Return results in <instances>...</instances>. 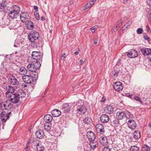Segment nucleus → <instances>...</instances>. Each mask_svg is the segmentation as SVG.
<instances>
[{
    "label": "nucleus",
    "mask_w": 151,
    "mask_h": 151,
    "mask_svg": "<svg viewBox=\"0 0 151 151\" xmlns=\"http://www.w3.org/2000/svg\"><path fill=\"white\" fill-rule=\"evenodd\" d=\"M28 39L30 41L34 42L39 37L38 32L35 31H32L28 36Z\"/></svg>",
    "instance_id": "obj_1"
},
{
    "label": "nucleus",
    "mask_w": 151,
    "mask_h": 151,
    "mask_svg": "<svg viewBox=\"0 0 151 151\" xmlns=\"http://www.w3.org/2000/svg\"><path fill=\"white\" fill-rule=\"evenodd\" d=\"M7 97L10 102L14 104L17 103L19 101V96L17 93H10Z\"/></svg>",
    "instance_id": "obj_2"
},
{
    "label": "nucleus",
    "mask_w": 151,
    "mask_h": 151,
    "mask_svg": "<svg viewBox=\"0 0 151 151\" xmlns=\"http://www.w3.org/2000/svg\"><path fill=\"white\" fill-rule=\"evenodd\" d=\"M9 81L10 84L12 85H15L16 87L19 85L18 81L15 77L12 75H10L9 76Z\"/></svg>",
    "instance_id": "obj_3"
},
{
    "label": "nucleus",
    "mask_w": 151,
    "mask_h": 151,
    "mask_svg": "<svg viewBox=\"0 0 151 151\" xmlns=\"http://www.w3.org/2000/svg\"><path fill=\"white\" fill-rule=\"evenodd\" d=\"M12 111L8 112L7 113L5 111L2 112L0 114L1 119L2 121L5 122L9 118V115L11 114Z\"/></svg>",
    "instance_id": "obj_4"
},
{
    "label": "nucleus",
    "mask_w": 151,
    "mask_h": 151,
    "mask_svg": "<svg viewBox=\"0 0 151 151\" xmlns=\"http://www.w3.org/2000/svg\"><path fill=\"white\" fill-rule=\"evenodd\" d=\"M22 78L23 81L27 83L30 84L34 81L33 78L31 75H24Z\"/></svg>",
    "instance_id": "obj_5"
},
{
    "label": "nucleus",
    "mask_w": 151,
    "mask_h": 151,
    "mask_svg": "<svg viewBox=\"0 0 151 151\" xmlns=\"http://www.w3.org/2000/svg\"><path fill=\"white\" fill-rule=\"evenodd\" d=\"M113 86L114 89L118 91H122L123 88L122 83L120 82H115Z\"/></svg>",
    "instance_id": "obj_6"
},
{
    "label": "nucleus",
    "mask_w": 151,
    "mask_h": 151,
    "mask_svg": "<svg viewBox=\"0 0 151 151\" xmlns=\"http://www.w3.org/2000/svg\"><path fill=\"white\" fill-rule=\"evenodd\" d=\"M20 18L22 22H25L28 21L29 19V14L27 12H22L21 14Z\"/></svg>",
    "instance_id": "obj_7"
},
{
    "label": "nucleus",
    "mask_w": 151,
    "mask_h": 151,
    "mask_svg": "<svg viewBox=\"0 0 151 151\" xmlns=\"http://www.w3.org/2000/svg\"><path fill=\"white\" fill-rule=\"evenodd\" d=\"M127 55L130 58H133L137 57L138 55V54L137 51L136 50L132 49L127 52Z\"/></svg>",
    "instance_id": "obj_8"
},
{
    "label": "nucleus",
    "mask_w": 151,
    "mask_h": 151,
    "mask_svg": "<svg viewBox=\"0 0 151 151\" xmlns=\"http://www.w3.org/2000/svg\"><path fill=\"white\" fill-rule=\"evenodd\" d=\"M95 129L96 132L101 134H103L105 132L104 126L101 124H98L95 126Z\"/></svg>",
    "instance_id": "obj_9"
},
{
    "label": "nucleus",
    "mask_w": 151,
    "mask_h": 151,
    "mask_svg": "<svg viewBox=\"0 0 151 151\" xmlns=\"http://www.w3.org/2000/svg\"><path fill=\"white\" fill-rule=\"evenodd\" d=\"M127 124L129 128L132 130L135 129L137 127L136 124L133 119H129L127 122Z\"/></svg>",
    "instance_id": "obj_10"
},
{
    "label": "nucleus",
    "mask_w": 151,
    "mask_h": 151,
    "mask_svg": "<svg viewBox=\"0 0 151 151\" xmlns=\"http://www.w3.org/2000/svg\"><path fill=\"white\" fill-rule=\"evenodd\" d=\"M32 56L34 59L38 60L41 58L42 55L41 53L39 52L33 51L32 52Z\"/></svg>",
    "instance_id": "obj_11"
},
{
    "label": "nucleus",
    "mask_w": 151,
    "mask_h": 151,
    "mask_svg": "<svg viewBox=\"0 0 151 151\" xmlns=\"http://www.w3.org/2000/svg\"><path fill=\"white\" fill-rule=\"evenodd\" d=\"M6 92L5 94L6 97L8 96L9 95H10L9 93H14L15 90L14 88L10 86H6Z\"/></svg>",
    "instance_id": "obj_12"
},
{
    "label": "nucleus",
    "mask_w": 151,
    "mask_h": 151,
    "mask_svg": "<svg viewBox=\"0 0 151 151\" xmlns=\"http://www.w3.org/2000/svg\"><path fill=\"white\" fill-rule=\"evenodd\" d=\"M71 107L70 104L65 103L62 105V109L65 113H66L70 111Z\"/></svg>",
    "instance_id": "obj_13"
},
{
    "label": "nucleus",
    "mask_w": 151,
    "mask_h": 151,
    "mask_svg": "<svg viewBox=\"0 0 151 151\" xmlns=\"http://www.w3.org/2000/svg\"><path fill=\"white\" fill-rule=\"evenodd\" d=\"M77 109L78 112L80 114H84L86 111V107L82 105L78 106L77 107Z\"/></svg>",
    "instance_id": "obj_14"
},
{
    "label": "nucleus",
    "mask_w": 151,
    "mask_h": 151,
    "mask_svg": "<svg viewBox=\"0 0 151 151\" xmlns=\"http://www.w3.org/2000/svg\"><path fill=\"white\" fill-rule=\"evenodd\" d=\"M100 119L101 122L103 123H106L109 122V118L108 115L103 114L101 116Z\"/></svg>",
    "instance_id": "obj_15"
},
{
    "label": "nucleus",
    "mask_w": 151,
    "mask_h": 151,
    "mask_svg": "<svg viewBox=\"0 0 151 151\" xmlns=\"http://www.w3.org/2000/svg\"><path fill=\"white\" fill-rule=\"evenodd\" d=\"M87 136L90 142L94 140L95 139L94 133L91 131L88 132Z\"/></svg>",
    "instance_id": "obj_16"
},
{
    "label": "nucleus",
    "mask_w": 151,
    "mask_h": 151,
    "mask_svg": "<svg viewBox=\"0 0 151 151\" xmlns=\"http://www.w3.org/2000/svg\"><path fill=\"white\" fill-rule=\"evenodd\" d=\"M141 52L144 55H149L151 53V49L147 48H143L141 49Z\"/></svg>",
    "instance_id": "obj_17"
},
{
    "label": "nucleus",
    "mask_w": 151,
    "mask_h": 151,
    "mask_svg": "<svg viewBox=\"0 0 151 151\" xmlns=\"http://www.w3.org/2000/svg\"><path fill=\"white\" fill-rule=\"evenodd\" d=\"M116 118L119 120H121L125 117L124 111H119L116 114Z\"/></svg>",
    "instance_id": "obj_18"
},
{
    "label": "nucleus",
    "mask_w": 151,
    "mask_h": 151,
    "mask_svg": "<svg viewBox=\"0 0 151 151\" xmlns=\"http://www.w3.org/2000/svg\"><path fill=\"white\" fill-rule=\"evenodd\" d=\"M35 135L36 137L40 139L42 138L44 136L43 131L41 130L37 131L35 133Z\"/></svg>",
    "instance_id": "obj_19"
},
{
    "label": "nucleus",
    "mask_w": 151,
    "mask_h": 151,
    "mask_svg": "<svg viewBox=\"0 0 151 151\" xmlns=\"http://www.w3.org/2000/svg\"><path fill=\"white\" fill-rule=\"evenodd\" d=\"M100 143L104 145H106L108 143L107 139L106 137H101L99 138Z\"/></svg>",
    "instance_id": "obj_20"
},
{
    "label": "nucleus",
    "mask_w": 151,
    "mask_h": 151,
    "mask_svg": "<svg viewBox=\"0 0 151 151\" xmlns=\"http://www.w3.org/2000/svg\"><path fill=\"white\" fill-rule=\"evenodd\" d=\"M51 114L54 117H58L61 114V112L58 109H55L52 111Z\"/></svg>",
    "instance_id": "obj_21"
},
{
    "label": "nucleus",
    "mask_w": 151,
    "mask_h": 151,
    "mask_svg": "<svg viewBox=\"0 0 151 151\" xmlns=\"http://www.w3.org/2000/svg\"><path fill=\"white\" fill-rule=\"evenodd\" d=\"M4 106L5 109L8 111L13 110L14 109L12 104L10 103L8 104L6 103V104H4Z\"/></svg>",
    "instance_id": "obj_22"
},
{
    "label": "nucleus",
    "mask_w": 151,
    "mask_h": 151,
    "mask_svg": "<svg viewBox=\"0 0 151 151\" xmlns=\"http://www.w3.org/2000/svg\"><path fill=\"white\" fill-rule=\"evenodd\" d=\"M104 111L106 113L111 114L113 112V108L111 106H107L105 107Z\"/></svg>",
    "instance_id": "obj_23"
},
{
    "label": "nucleus",
    "mask_w": 151,
    "mask_h": 151,
    "mask_svg": "<svg viewBox=\"0 0 151 151\" xmlns=\"http://www.w3.org/2000/svg\"><path fill=\"white\" fill-rule=\"evenodd\" d=\"M44 119L45 122H50L52 119V117L50 114H47L44 116Z\"/></svg>",
    "instance_id": "obj_24"
},
{
    "label": "nucleus",
    "mask_w": 151,
    "mask_h": 151,
    "mask_svg": "<svg viewBox=\"0 0 151 151\" xmlns=\"http://www.w3.org/2000/svg\"><path fill=\"white\" fill-rule=\"evenodd\" d=\"M50 122H45L44 124V128L47 131H49L51 129V124L50 123Z\"/></svg>",
    "instance_id": "obj_25"
},
{
    "label": "nucleus",
    "mask_w": 151,
    "mask_h": 151,
    "mask_svg": "<svg viewBox=\"0 0 151 151\" xmlns=\"http://www.w3.org/2000/svg\"><path fill=\"white\" fill-rule=\"evenodd\" d=\"M35 68L32 63L29 64L27 66V68L28 70L32 72L36 71L37 70Z\"/></svg>",
    "instance_id": "obj_26"
},
{
    "label": "nucleus",
    "mask_w": 151,
    "mask_h": 151,
    "mask_svg": "<svg viewBox=\"0 0 151 151\" xmlns=\"http://www.w3.org/2000/svg\"><path fill=\"white\" fill-rule=\"evenodd\" d=\"M133 134L134 138L135 139H138L141 137L140 132L138 130H135Z\"/></svg>",
    "instance_id": "obj_27"
},
{
    "label": "nucleus",
    "mask_w": 151,
    "mask_h": 151,
    "mask_svg": "<svg viewBox=\"0 0 151 151\" xmlns=\"http://www.w3.org/2000/svg\"><path fill=\"white\" fill-rule=\"evenodd\" d=\"M17 95H18V96H19V97H21V98L25 97L26 96V94L24 91L22 90H19L18 92Z\"/></svg>",
    "instance_id": "obj_28"
},
{
    "label": "nucleus",
    "mask_w": 151,
    "mask_h": 151,
    "mask_svg": "<svg viewBox=\"0 0 151 151\" xmlns=\"http://www.w3.org/2000/svg\"><path fill=\"white\" fill-rule=\"evenodd\" d=\"M19 73L22 75H25L27 73V70L24 67H21L19 68Z\"/></svg>",
    "instance_id": "obj_29"
},
{
    "label": "nucleus",
    "mask_w": 151,
    "mask_h": 151,
    "mask_svg": "<svg viewBox=\"0 0 151 151\" xmlns=\"http://www.w3.org/2000/svg\"><path fill=\"white\" fill-rule=\"evenodd\" d=\"M32 63L36 70L39 69L41 66V64L38 60H35V61H33Z\"/></svg>",
    "instance_id": "obj_30"
},
{
    "label": "nucleus",
    "mask_w": 151,
    "mask_h": 151,
    "mask_svg": "<svg viewBox=\"0 0 151 151\" xmlns=\"http://www.w3.org/2000/svg\"><path fill=\"white\" fill-rule=\"evenodd\" d=\"M124 114L125 117L128 119H131L133 118V115L127 111H124Z\"/></svg>",
    "instance_id": "obj_31"
},
{
    "label": "nucleus",
    "mask_w": 151,
    "mask_h": 151,
    "mask_svg": "<svg viewBox=\"0 0 151 151\" xmlns=\"http://www.w3.org/2000/svg\"><path fill=\"white\" fill-rule=\"evenodd\" d=\"M122 23L121 20H120L117 22V24H116L114 25V27L113 29V30L114 32H116L117 30L119 27L122 25Z\"/></svg>",
    "instance_id": "obj_32"
},
{
    "label": "nucleus",
    "mask_w": 151,
    "mask_h": 151,
    "mask_svg": "<svg viewBox=\"0 0 151 151\" xmlns=\"http://www.w3.org/2000/svg\"><path fill=\"white\" fill-rule=\"evenodd\" d=\"M27 28L30 30H32L34 28V24L33 23L29 21H27Z\"/></svg>",
    "instance_id": "obj_33"
},
{
    "label": "nucleus",
    "mask_w": 151,
    "mask_h": 151,
    "mask_svg": "<svg viewBox=\"0 0 151 151\" xmlns=\"http://www.w3.org/2000/svg\"><path fill=\"white\" fill-rule=\"evenodd\" d=\"M90 145L93 149H95L98 146V143L95 140L90 142Z\"/></svg>",
    "instance_id": "obj_34"
},
{
    "label": "nucleus",
    "mask_w": 151,
    "mask_h": 151,
    "mask_svg": "<svg viewBox=\"0 0 151 151\" xmlns=\"http://www.w3.org/2000/svg\"><path fill=\"white\" fill-rule=\"evenodd\" d=\"M37 151H44L45 148L41 144H37Z\"/></svg>",
    "instance_id": "obj_35"
},
{
    "label": "nucleus",
    "mask_w": 151,
    "mask_h": 151,
    "mask_svg": "<svg viewBox=\"0 0 151 151\" xmlns=\"http://www.w3.org/2000/svg\"><path fill=\"white\" fill-rule=\"evenodd\" d=\"M150 150L149 146L147 145H144L142 147L141 151H150Z\"/></svg>",
    "instance_id": "obj_36"
},
{
    "label": "nucleus",
    "mask_w": 151,
    "mask_h": 151,
    "mask_svg": "<svg viewBox=\"0 0 151 151\" xmlns=\"http://www.w3.org/2000/svg\"><path fill=\"white\" fill-rule=\"evenodd\" d=\"M9 16L12 19H15L17 18V16L15 14L14 12H13L12 11H11L10 12L9 14Z\"/></svg>",
    "instance_id": "obj_37"
},
{
    "label": "nucleus",
    "mask_w": 151,
    "mask_h": 151,
    "mask_svg": "<svg viewBox=\"0 0 151 151\" xmlns=\"http://www.w3.org/2000/svg\"><path fill=\"white\" fill-rule=\"evenodd\" d=\"M139 148L135 146H132L130 148V151H139Z\"/></svg>",
    "instance_id": "obj_38"
},
{
    "label": "nucleus",
    "mask_w": 151,
    "mask_h": 151,
    "mask_svg": "<svg viewBox=\"0 0 151 151\" xmlns=\"http://www.w3.org/2000/svg\"><path fill=\"white\" fill-rule=\"evenodd\" d=\"M91 119L88 117H86L83 119V122L86 124H90Z\"/></svg>",
    "instance_id": "obj_39"
},
{
    "label": "nucleus",
    "mask_w": 151,
    "mask_h": 151,
    "mask_svg": "<svg viewBox=\"0 0 151 151\" xmlns=\"http://www.w3.org/2000/svg\"><path fill=\"white\" fill-rule=\"evenodd\" d=\"M133 99L139 102L141 104H142V101L140 99V98L139 96H135L133 97Z\"/></svg>",
    "instance_id": "obj_40"
},
{
    "label": "nucleus",
    "mask_w": 151,
    "mask_h": 151,
    "mask_svg": "<svg viewBox=\"0 0 151 151\" xmlns=\"http://www.w3.org/2000/svg\"><path fill=\"white\" fill-rule=\"evenodd\" d=\"M92 5L90 4V3H87L83 8V10H85L92 6Z\"/></svg>",
    "instance_id": "obj_41"
},
{
    "label": "nucleus",
    "mask_w": 151,
    "mask_h": 151,
    "mask_svg": "<svg viewBox=\"0 0 151 151\" xmlns=\"http://www.w3.org/2000/svg\"><path fill=\"white\" fill-rule=\"evenodd\" d=\"M132 23V20L130 19L124 25L126 28H127Z\"/></svg>",
    "instance_id": "obj_42"
},
{
    "label": "nucleus",
    "mask_w": 151,
    "mask_h": 151,
    "mask_svg": "<svg viewBox=\"0 0 151 151\" xmlns=\"http://www.w3.org/2000/svg\"><path fill=\"white\" fill-rule=\"evenodd\" d=\"M34 72V74L33 75H32V77H33L34 81H36L37 78L38 74L36 72V71Z\"/></svg>",
    "instance_id": "obj_43"
},
{
    "label": "nucleus",
    "mask_w": 151,
    "mask_h": 151,
    "mask_svg": "<svg viewBox=\"0 0 151 151\" xmlns=\"http://www.w3.org/2000/svg\"><path fill=\"white\" fill-rule=\"evenodd\" d=\"M119 71L118 70H115L112 72V74H113L114 77H116L119 73Z\"/></svg>",
    "instance_id": "obj_44"
},
{
    "label": "nucleus",
    "mask_w": 151,
    "mask_h": 151,
    "mask_svg": "<svg viewBox=\"0 0 151 151\" xmlns=\"http://www.w3.org/2000/svg\"><path fill=\"white\" fill-rule=\"evenodd\" d=\"M143 31V30L142 29L140 28H138L137 30V32L138 34H141Z\"/></svg>",
    "instance_id": "obj_45"
},
{
    "label": "nucleus",
    "mask_w": 151,
    "mask_h": 151,
    "mask_svg": "<svg viewBox=\"0 0 151 151\" xmlns=\"http://www.w3.org/2000/svg\"><path fill=\"white\" fill-rule=\"evenodd\" d=\"M148 21L150 24H151V12H150L147 15Z\"/></svg>",
    "instance_id": "obj_46"
},
{
    "label": "nucleus",
    "mask_w": 151,
    "mask_h": 151,
    "mask_svg": "<svg viewBox=\"0 0 151 151\" xmlns=\"http://www.w3.org/2000/svg\"><path fill=\"white\" fill-rule=\"evenodd\" d=\"M143 37L145 40H147L148 41H150V38L147 35H144Z\"/></svg>",
    "instance_id": "obj_47"
},
{
    "label": "nucleus",
    "mask_w": 151,
    "mask_h": 151,
    "mask_svg": "<svg viewBox=\"0 0 151 151\" xmlns=\"http://www.w3.org/2000/svg\"><path fill=\"white\" fill-rule=\"evenodd\" d=\"M35 15L36 19L38 20L40 19V15L38 13H36V14L35 13Z\"/></svg>",
    "instance_id": "obj_48"
},
{
    "label": "nucleus",
    "mask_w": 151,
    "mask_h": 151,
    "mask_svg": "<svg viewBox=\"0 0 151 151\" xmlns=\"http://www.w3.org/2000/svg\"><path fill=\"white\" fill-rule=\"evenodd\" d=\"M14 9H15V10H16L17 11L18 10V11L19 12H20V8L18 6H16V5L14 7Z\"/></svg>",
    "instance_id": "obj_49"
},
{
    "label": "nucleus",
    "mask_w": 151,
    "mask_h": 151,
    "mask_svg": "<svg viewBox=\"0 0 151 151\" xmlns=\"http://www.w3.org/2000/svg\"><path fill=\"white\" fill-rule=\"evenodd\" d=\"M103 151H111V150L108 147H106L103 149Z\"/></svg>",
    "instance_id": "obj_50"
},
{
    "label": "nucleus",
    "mask_w": 151,
    "mask_h": 151,
    "mask_svg": "<svg viewBox=\"0 0 151 151\" xmlns=\"http://www.w3.org/2000/svg\"><path fill=\"white\" fill-rule=\"evenodd\" d=\"M12 12H14V13L17 16L19 12L18 11V10L17 11L15 9H14Z\"/></svg>",
    "instance_id": "obj_51"
},
{
    "label": "nucleus",
    "mask_w": 151,
    "mask_h": 151,
    "mask_svg": "<svg viewBox=\"0 0 151 151\" xmlns=\"http://www.w3.org/2000/svg\"><path fill=\"white\" fill-rule=\"evenodd\" d=\"M96 0H91L90 1L89 3H90V4L91 5H93Z\"/></svg>",
    "instance_id": "obj_52"
},
{
    "label": "nucleus",
    "mask_w": 151,
    "mask_h": 151,
    "mask_svg": "<svg viewBox=\"0 0 151 151\" xmlns=\"http://www.w3.org/2000/svg\"><path fill=\"white\" fill-rule=\"evenodd\" d=\"M147 4L151 8V0H147Z\"/></svg>",
    "instance_id": "obj_53"
},
{
    "label": "nucleus",
    "mask_w": 151,
    "mask_h": 151,
    "mask_svg": "<svg viewBox=\"0 0 151 151\" xmlns=\"http://www.w3.org/2000/svg\"><path fill=\"white\" fill-rule=\"evenodd\" d=\"M84 62V61H83L82 60H81L79 61V62L78 63L79 64V65H82V64H83V63Z\"/></svg>",
    "instance_id": "obj_54"
},
{
    "label": "nucleus",
    "mask_w": 151,
    "mask_h": 151,
    "mask_svg": "<svg viewBox=\"0 0 151 151\" xmlns=\"http://www.w3.org/2000/svg\"><path fill=\"white\" fill-rule=\"evenodd\" d=\"M146 28L147 29V32H149V31L150 30V27L148 26H147L146 27Z\"/></svg>",
    "instance_id": "obj_55"
},
{
    "label": "nucleus",
    "mask_w": 151,
    "mask_h": 151,
    "mask_svg": "<svg viewBox=\"0 0 151 151\" xmlns=\"http://www.w3.org/2000/svg\"><path fill=\"white\" fill-rule=\"evenodd\" d=\"M36 47H40L41 46H42V45L40 44H40L39 43L38 44H37V42L36 43Z\"/></svg>",
    "instance_id": "obj_56"
},
{
    "label": "nucleus",
    "mask_w": 151,
    "mask_h": 151,
    "mask_svg": "<svg viewBox=\"0 0 151 151\" xmlns=\"http://www.w3.org/2000/svg\"><path fill=\"white\" fill-rule=\"evenodd\" d=\"M34 8L35 10L37 11L38 10V8L37 6H34Z\"/></svg>",
    "instance_id": "obj_57"
},
{
    "label": "nucleus",
    "mask_w": 151,
    "mask_h": 151,
    "mask_svg": "<svg viewBox=\"0 0 151 151\" xmlns=\"http://www.w3.org/2000/svg\"><path fill=\"white\" fill-rule=\"evenodd\" d=\"M148 59L151 62V53L148 56Z\"/></svg>",
    "instance_id": "obj_58"
},
{
    "label": "nucleus",
    "mask_w": 151,
    "mask_h": 151,
    "mask_svg": "<svg viewBox=\"0 0 151 151\" xmlns=\"http://www.w3.org/2000/svg\"><path fill=\"white\" fill-rule=\"evenodd\" d=\"M91 31L93 33L95 32V28H94L93 27H91Z\"/></svg>",
    "instance_id": "obj_59"
},
{
    "label": "nucleus",
    "mask_w": 151,
    "mask_h": 151,
    "mask_svg": "<svg viewBox=\"0 0 151 151\" xmlns=\"http://www.w3.org/2000/svg\"><path fill=\"white\" fill-rule=\"evenodd\" d=\"M105 100V99L104 98V97H103L102 98V99L101 100V102H104V101Z\"/></svg>",
    "instance_id": "obj_60"
},
{
    "label": "nucleus",
    "mask_w": 151,
    "mask_h": 151,
    "mask_svg": "<svg viewBox=\"0 0 151 151\" xmlns=\"http://www.w3.org/2000/svg\"><path fill=\"white\" fill-rule=\"evenodd\" d=\"M41 20L42 21H44L45 20V18L44 17L42 16L41 17Z\"/></svg>",
    "instance_id": "obj_61"
},
{
    "label": "nucleus",
    "mask_w": 151,
    "mask_h": 151,
    "mask_svg": "<svg viewBox=\"0 0 151 151\" xmlns=\"http://www.w3.org/2000/svg\"><path fill=\"white\" fill-rule=\"evenodd\" d=\"M97 39H95V40H94V41H93V43L94 44H96L97 43Z\"/></svg>",
    "instance_id": "obj_62"
},
{
    "label": "nucleus",
    "mask_w": 151,
    "mask_h": 151,
    "mask_svg": "<svg viewBox=\"0 0 151 151\" xmlns=\"http://www.w3.org/2000/svg\"><path fill=\"white\" fill-rule=\"evenodd\" d=\"M73 0H70V4H73Z\"/></svg>",
    "instance_id": "obj_63"
},
{
    "label": "nucleus",
    "mask_w": 151,
    "mask_h": 151,
    "mask_svg": "<svg viewBox=\"0 0 151 151\" xmlns=\"http://www.w3.org/2000/svg\"><path fill=\"white\" fill-rule=\"evenodd\" d=\"M30 140H29L27 142V143L26 144V145H29L30 143Z\"/></svg>",
    "instance_id": "obj_64"
}]
</instances>
